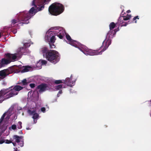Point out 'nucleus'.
<instances>
[{
    "instance_id": "nucleus-35",
    "label": "nucleus",
    "mask_w": 151,
    "mask_h": 151,
    "mask_svg": "<svg viewBox=\"0 0 151 151\" xmlns=\"http://www.w3.org/2000/svg\"><path fill=\"white\" fill-rule=\"evenodd\" d=\"M135 22L136 23V21H135Z\"/></svg>"
},
{
    "instance_id": "nucleus-8",
    "label": "nucleus",
    "mask_w": 151,
    "mask_h": 151,
    "mask_svg": "<svg viewBox=\"0 0 151 151\" xmlns=\"http://www.w3.org/2000/svg\"><path fill=\"white\" fill-rule=\"evenodd\" d=\"M45 57L48 61L55 64L59 61L60 55L57 51L50 50L47 54L45 55Z\"/></svg>"
},
{
    "instance_id": "nucleus-17",
    "label": "nucleus",
    "mask_w": 151,
    "mask_h": 151,
    "mask_svg": "<svg viewBox=\"0 0 151 151\" xmlns=\"http://www.w3.org/2000/svg\"><path fill=\"white\" fill-rule=\"evenodd\" d=\"M41 52L43 54V56L44 57H45V55L47 54L48 51L47 47H44L42 48L41 49Z\"/></svg>"
},
{
    "instance_id": "nucleus-7",
    "label": "nucleus",
    "mask_w": 151,
    "mask_h": 151,
    "mask_svg": "<svg viewBox=\"0 0 151 151\" xmlns=\"http://www.w3.org/2000/svg\"><path fill=\"white\" fill-rule=\"evenodd\" d=\"M64 9V7L62 4L58 3H55L50 6L48 11L51 14L57 16L62 13Z\"/></svg>"
},
{
    "instance_id": "nucleus-19",
    "label": "nucleus",
    "mask_w": 151,
    "mask_h": 151,
    "mask_svg": "<svg viewBox=\"0 0 151 151\" xmlns=\"http://www.w3.org/2000/svg\"><path fill=\"white\" fill-rule=\"evenodd\" d=\"M4 141H5V142L4 143H5L6 144H10V143H12L13 144V145L14 146H16V145H17V144L15 143H14V140H8V139H5Z\"/></svg>"
},
{
    "instance_id": "nucleus-10",
    "label": "nucleus",
    "mask_w": 151,
    "mask_h": 151,
    "mask_svg": "<svg viewBox=\"0 0 151 151\" xmlns=\"http://www.w3.org/2000/svg\"><path fill=\"white\" fill-rule=\"evenodd\" d=\"M72 75H71L70 78H67L65 79V80H55L54 82L56 84H59L61 83H64L67 85V86L71 87L74 86L75 84V82L76 80L74 81H71L72 80Z\"/></svg>"
},
{
    "instance_id": "nucleus-6",
    "label": "nucleus",
    "mask_w": 151,
    "mask_h": 151,
    "mask_svg": "<svg viewBox=\"0 0 151 151\" xmlns=\"http://www.w3.org/2000/svg\"><path fill=\"white\" fill-rule=\"evenodd\" d=\"M48 85L46 84H42L37 86L36 88V91H29L28 92V96L32 100L37 101L38 99L39 95L38 92L41 93L49 89Z\"/></svg>"
},
{
    "instance_id": "nucleus-15",
    "label": "nucleus",
    "mask_w": 151,
    "mask_h": 151,
    "mask_svg": "<svg viewBox=\"0 0 151 151\" xmlns=\"http://www.w3.org/2000/svg\"><path fill=\"white\" fill-rule=\"evenodd\" d=\"M28 113L31 116H32V118L34 119V122L35 123L37 122V120H35L39 117V114L36 113V111L35 110H29L28 111Z\"/></svg>"
},
{
    "instance_id": "nucleus-22",
    "label": "nucleus",
    "mask_w": 151,
    "mask_h": 151,
    "mask_svg": "<svg viewBox=\"0 0 151 151\" xmlns=\"http://www.w3.org/2000/svg\"><path fill=\"white\" fill-rule=\"evenodd\" d=\"M22 123L21 122H19L17 124V129H20L22 128Z\"/></svg>"
},
{
    "instance_id": "nucleus-34",
    "label": "nucleus",
    "mask_w": 151,
    "mask_h": 151,
    "mask_svg": "<svg viewBox=\"0 0 151 151\" xmlns=\"http://www.w3.org/2000/svg\"><path fill=\"white\" fill-rule=\"evenodd\" d=\"M27 129L28 130V129H29V128H27Z\"/></svg>"
},
{
    "instance_id": "nucleus-24",
    "label": "nucleus",
    "mask_w": 151,
    "mask_h": 151,
    "mask_svg": "<svg viewBox=\"0 0 151 151\" xmlns=\"http://www.w3.org/2000/svg\"><path fill=\"white\" fill-rule=\"evenodd\" d=\"M5 139L2 137H0V144H1L4 143Z\"/></svg>"
},
{
    "instance_id": "nucleus-9",
    "label": "nucleus",
    "mask_w": 151,
    "mask_h": 151,
    "mask_svg": "<svg viewBox=\"0 0 151 151\" xmlns=\"http://www.w3.org/2000/svg\"><path fill=\"white\" fill-rule=\"evenodd\" d=\"M17 68L11 67L7 69L3 70L0 71V81L5 78L9 74L14 72H19Z\"/></svg>"
},
{
    "instance_id": "nucleus-18",
    "label": "nucleus",
    "mask_w": 151,
    "mask_h": 151,
    "mask_svg": "<svg viewBox=\"0 0 151 151\" xmlns=\"http://www.w3.org/2000/svg\"><path fill=\"white\" fill-rule=\"evenodd\" d=\"M45 41L46 42H49L50 48H54L55 47V46L54 45V44H53V43L55 42V41H54V42H52L51 41H48L47 40H46V36H45Z\"/></svg>"
},
{
    "instance_id": "nucleus-12",
    "label": "nucleus",
    "mask_w": 151,
    "mask_h": 151,
    "mask_svg": "<svg viewBox=\"0 0 151 151\" xmlns=\"http://www.w3.org/2000/svg\"><path fill=\"white\" fill-rule=\"evenodd\" d=\"M131 17V15L129 14H127L126 16H120L116 24L121 26H126L127 24L125 21L129 19Z\"/></svg>"
},
{
    "instance_id": "nucleus-29",
    "label": "nucleus",
    "mask_w": 151,
    "mask_h": 151,
    "mask_svg": "<svg viewBox=\"0 0 151 151\" xmlns=\"http://www.w3.org/2000/svg\"><path fill=\"white\" fill-rule=\"evenodd\" d=\"M62 93V91H60L58 92V93L57 94V97H59V96H60L59 94H61Z\"/></svg>"
},
{
    "instance_id": "nucleus-31",
    "label": "nucleus",
    "mask_w": 151,
    "mask_h": 151,
    "mask_svg": "<svg viewBox=\"0 0 151 151\" xmlns=\"http://www.w3.org/2000/svg\"><path fill=\"white\" fill-rule=\"evenodd\" d=\"M130 10H127V12L128 13H129L130 12Z\"/></svg>"
},
{
    "instance_id": "nucleus-14",
    "label": "nucleus",
    "mask_w": 151,
    "mask_h": 151,
    "mask_svg": "<svg viewBox=\"0 0 151 151\" xmlns=\"http://www.w3.org/2000/svg\"><path fill=\"white\" fill-rule=\"evenodd\" d=\"M14 140V142L16 144L17 143L18 145H19L21 147L23 146L24 139L23 137L22 136H19L17 135H14L13 137V140Z\"/></svg>"
},
{
    "instance_id": "nucleus-33",
    "label": "nucleus",
    "mask_w": 151,
    "mask_h": 151,
    "mask_svg": "<svg viewBox=\"0 0 151 151\" xmlns=\"http://www.w3.org/2000/svg\"><path fill=\"white\" fill-rule=\"evenodd\" d=\"M2 100V99L1 98H0V102Z\"/></svg>"
},
{
    "instance_id": "nucleus-25",
    "label": "nucleus",
    "mask_w": 151,
    "mask_h": 151,
    "mask_svg": "<svg viewBox=\"0 0 151 151\" xmlns=\"http://www.w3.org/2000/svg\"><path fill=\"white\" fill-rule=\"evenodd\" d=\"M11 30L12 32L14 34L16 33L17 32V30L16 29L12 28L11 29Z\"/></svg>"
},
{
    "instance_id": "nucleus-23",
    "label": "nucleus",
    "mask_w": 151,
    "mask_h": 151,
    "mask_svg": "<svg viewBox=\"0 0 151 151\" xmlns=\"http://www.w3.org/2000/svg\"><path fill=\"white\" fill-rule=\"evenodd\" d=\"M6 29H5L3 31H1L0 32V38L1 36H5V34H4V32H6Z\"/></svg>"
},
{
    "instance_id": "nucleus-27",
    "label": "nucleus",
    "mask_w": 151,
    "mask_h": 151,
    "mask_svg": "<svg viewBox=\"0 0 151 151\" xmlns=\"http://www.w3.org/2000/svg\"><path fill=\"white\" fill-rule=\"evenodd\" d=\"M35 84L34 83H31L29 84V86L31 88H33L35 87Z\"/></svg>"
},
{
    "instance_id": "nucleus-20",
    "label": "nucleus",
    "mask_w": 151,
    "mask_h": 151,
    "mask_svg": "<svg viewBox=\"0 0 151 151\" xmlns=\"http://www.w3.org/2000/svg\"><path fill=\"white\" fill-rule=\"evenodd\" d=\"M9 129L10 131L13 130L16 131L17 130L16 125L14 124H13L11 126L9 127Z\"/></svg>"
},
{
    "instance_id": "nucleus-32",
    "label": "nucleus",
    "mask_w": 151,
    "mask_h": 151,
    "mask_svg": "<svg viewBox=\"0 0 151 151\" xmlns=\"http://www.w3.org/2000/svg\"><path fill=\"white\" fill-rule=\"evenodd\" d=\"M14 149L15 150V151H17V148H14Z\"/></svg>"
},
{
    "instance_id": "nucleus-1",
    "label": "nucleus",
    "mask_w": 151,
    "mask_h": 151,
    "mask_svg": "<svg viewBox=\"0 0 151 151\" xmlns=\"http://www.w3.org/2000/svg\"><path fill=\"white\" fill-rule=\"evenodd\" d=\"M65 35L69 43L76 47L78 48L85 55H94L98 54L96 51H93L92 50L88 49L85 46L76 41L72 40L70 36L65 32L63 28L61 27H51L46 33V39L48 41H51L54 42L56 40L55 35H57L61 39Z\"/></svg>"
},
{
    "instance_id": "nucleus-13",
    "label": "nucleus",
    "mask_w": 151,
    "mask_h": 151,
    "mask_svg": "<svg viewBox=\"0 0 151 151\" xmlns=\"http://www.w3.org/2000/svg\"><path fill=\"white\" fill-rule=\"evenodd\" d=\"M13 67L17 68L19 71L18 72H14V73H18L20 72H21V73H24L32 70V67L29 66H23L22 67L21 66H13Z\"/></svg>"
},
{
    "instance_id": "nucleus-28",
    "label": "nucleus",
    "mask_w": 151,
    "mask_h": 151,
    "mask_svg": "<svg viewBox=\"0 0 151 151\" xmlns=\"http://www.w3.org/2000/svg\"><path fill=\"white\" fill-rule=\"evenodd\" d=\"M45 107H42L41 108V111H42L44 113L45 112Z\"/></svg>"
},
{
    "instance_id": "nucleus-16",
    "label": "nucleus",
    "mask_w": 151,
    "mask_h": 151,
    "mask_svg": "<svg viewBox=\"0 0 151 151\" xmlns=\"http://www.w3.org/2000/svg\"><path fill=\"white\" fill-rule=\"evenodd\" d=\"M47 63V61L45 60H40L37 63L36 66L37 69H40L42 67V65H45Z\"/></svg>"
},
{
    "instance_id": "nucleus-11",
    "label": "nucleus",
    "mask_w": 151,
    "mask_h": 151,
    "mask_svg": "<svg viewBox=\"0 0 151 151\" xmlns=\"http://www.w3.org/2000/svg\"><path fill=\"white\" fill-rule=\"evenodd\" d=\"M13 109V107H11L7 112L3 115L0 119V123L3 120L6 122L9 120L12 114L14 113Z\"/></svg>"
},
{
    "instance_id": "nucleus-2",
    "label": "nucleus",
    "mask_w": 151,
    "mask_h": 151,
    "mask_svg": "<svg viewBox=\"0 0 151 151\" xmlns=\"http://www.w3.org/2000/svg\"><path fill=\"white\" fill-rule=\"evenodd\" d=\"M50 0H33L32 3V6H34L29 12L24 11L20 12L17 14L16 19L11 21V27H13L16 23L17 26L22 25L23 24H27L29 23V20L36 13L43 9L45 4H47Z\"/></svg>"
},
{
    "instance_id": "nucleus-5",
    "label": "nucleus",
    "mask_w": 151,
    "mask_h": 151,
    "mask_svg": "<svg viewBox=\"0 0 151 151\" xmlns=\"http://www.w3.org/2000/svg\"><path fill=\"white\" fill-rule=\"evenodd\" d=\"M23 87L19 85H17L14 87H11L6 89H3L0 91V98H1L2 100L0 103L6 99L9 98L17 95L18 93V92L22 90Z\"/></svg>"
},
{
    "instance_id": "nucleus-4",
    "label": "nucleus",
    "mask_w": 151,
    "mask_h": 151,
    "mask_svg": "<svg viewBox=\"0 0 151 151\" xmlns=\"http://www.w3.org/2000/svg\"><path fill=\"white\" fill-rule=\"evenodd\" d=\"M109 26L110 31L107 34L106 37V38L103 42L102 45L100 47V48L101 49L102 48L104 47L103 49L100 52H99V50H92L93 51H96L98 53V54L94 55H97L101 54L102 52L108 48L109 46L111 44V39L113 38L114 35L115 34L116 32L118 31V30L113 29L115 26V24L113 22L109 24Z\"/></svg>"
},
{
    "instance_id": "nucleus-21",
    "label": "nucleus",
    "mask_w": 151,
    "mask_h": 151,
    "mask_svg": "<svg viewBox=\"0 0 151 151\" xmlns=\"http://www.w3.org/2000/svg\"><path fill=\"white\" fill-rule=\"evenodd\" d=\"M65 87L64 85H63V84H60L56 86L55 88V89L56 90H59L62 88H65Z\"/></svg>"
},
{
    "instance_id": "nucleus-30",
    "label": "nucleus",
    "mask_w": 151,
    "mask_h": 151,
    "mask_svg": "<svg viewBox=\"0 0 151 151\" xmlns=\"http://www.w3.org/2000/svg\"><path fill=\"white\" fill-rule=\"evenodd\" d=\"M137 19H139L138 16H137L135 17H134L133 18V20H136Z\"/></svg>"
},
{
    "instance_id": "nucleus-3",
    "label": "nucleus",
    "mask_w": 151,
    "mask_h": 151,
    "mask_svg": "<svg viewBox=\"0 0 151 151\" xmlns=\"http://www.w3.org/2000/svg\"><path fill=\"white\" fill-rule=\"evenodd\" d=\"M29 42H25L24 44V47L18 48L16 52L14 54L7 53L5 55L6 58H3L0 60V64L1 65V68L4 66L5 65L9 63L12 61H14L20 58L23 54L25 55L27 53H29V51L27 48L30 45Z\"/></svg>"
},
{
    "instance_id": "nucleus-26",
    "label": "nucleus",
    "mask_w": 151,
    "mask_h": 151,
    "mask_svg": "<svg viewBox=\"0 0 151 151\" xmlns=\"http://www.w3.org/2000/svg\"><path fill=\"white\" fill-rule=\"evenodd\" d=\"M22 83L24 85H25L27 84V81L26 79L23 80L22 81Z\"/></svg>"
}]
</instances>
